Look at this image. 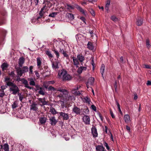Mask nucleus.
Segmentation results:
<instances>
[{
	"mask_svg": "<svg viewBox=\"0 0 151 151\" xmlns=\"http://www.w3.org/2000/svg\"><path fill=\"white\" fill-rule=\"evenodd\" d=\"M17 76L16 81L18 82L20 81L22 82V84L24 85V87L30 89L33 88V87L29 86L28 81L24 78H21L20 77L22 76L23 74L28 71V68L27 66H24L22 68L20 67H15Z\"/></svg>",
	"mask_w": 151,
	"mask_h": 151,
	"instance_id": "f257e3e1",
	"label": "nucleus"
},
{
	"mask_svg": "<svg viewBox=\"0 0 151 151\" xmlns=\"http://www.w3.org/2000/svg\"><path fill=\"white\" fill-rule=\"evenodd\" d=\"M77 57L76 58L71 56L70 57L73 59V65L78 67V65L79 64V62H80L81 63V65L83 66L82 62L85 60L84 56L82 53H80L77 55Z\"/></svg>",
	"mask_w": 151,
	"mask_h": 151,
	"instance_id": "f03ea898",
	"label": "nucleus"
},
{
	"mask_svg": "<svg viewBox=\"0 0 151 151\" xmlns=\"http://www.w3.org/2000/svg\"><path fill=\"white\" fill-rule=\"evenodd\" d=\"M6 85L10 87L9 90L10 91H12V94L14 95H16L18 92H19V88L15 84L11 81H9L6 82Z\"/></svg>",
	"mask_w": 151,
	"mask_h": 151,
	"instance_id": "7ed1b4c3",
	"label": "nucleus"
},
{
	"mask_svg": "<svg viewBox=\"0 0 151 151\" xmlns=\"http://www.w3.org/2000/svg\"><path fill=\"white\" fill-rule=\"evenodd\" d=\"M48 91L54 92L55 91H59L62 92L63 94H66L68 93V91L67 90L64 89L62 87H58L54 88L52 86H49L48 88Z\"/></svg>",
	"mask_w": 151,
	"mask_h": 151,
	"instance_id": "20e7f679",
	"label": "nucleus"
},
{
	"mask_svg": "<svg viewBox=\"0 0 151 151\" xmlns=\"http://www.w3.org/2000/svg\"><path fill=\"white\" fill-rule=\"evenodd\" d=\"M58 75L60 76H62L63 80H69L71 78V77L64 69L60 70L59 72Z\"/></svg>",
	"mask_w": 151,
	"mask_h": 151,
	"instance_id": "39448f33",
	"label": "nucleus"
},
{
	"mask_svg": "<svg viewBox=\"0 0 151 151\" xmlns=\"http://www.w3.org/2000/svg\"><path fill=\"white\" fill-rule=\"evenodd\" d=\"M76 8L83 16L86 17H87V13L86 10H84L79 5H77Z\"/></svg>",
	"mask_w": 151,
	"mask_h": 151,
	"instance_id": "423d86ee",
	"label": "nucleus"
},
{
	"mask_svg": "<svg viewBox=\"0 0 151 151\" xmlns=\"http://www.w3.org/2000/svg\"><path fill=\"white\" fill-rule=\"evenodd\" d=\"M59 114H60L59 117H61L63 118V120H67L69 118L68 114H66L64 112H59Z\"/></svg>",
	"mask_w": 151,
	"mask_h": 151,
	"instance_id": "0eeeda50",
	"label": "nucleus"
},
{
	"mask_svg": "<svg viewBox=\"0 0 151 151\" xmlns=\"http://www.w3.org/2000/svg\"><path fill=\"white\" fill-rule=\"evenodd\" d=\"M46 7V6H44L42 8L39 13L40 16L37 17V20L39 21V20L41 19L42 17H43V18H44V17H43V13H45V12L43 11V10L46 9L45 8Z\"/></svg>",
	"mask_w": 151,
	"mask_h": 151,
	"instance_id": "6e6552de",
	"label": "nucleus"
},
{
	"mask_svg": "<svg viewBox=\"0 0 151 151\" xmlns=\"http://www.w3.org/2000/svg\"><path fill=\"white\" fill-rule=\"evenodd\" d=\"M73 111L77 115H80L81 113V110L79 108L77 107L76 106H74L72 109Z\"/></svg>",
	"mask_w": 151,
	"mask_h": 151,
	"instance_id": "1a4fd4ad",
	"label": "nucleus"
},
{
	"mask_svg": "<svg viewBox=\"0 0 151 151\" xmlns=\"http://www.w3.org/2000/svg\"><path fill=\"white\" fill-rule=\"evenodd\" d=\"M91 130L93 137H97L98 134L97 131V129L95 126H93L91 129Z\"/></svg>",
	"mask_w": 151,
	"mask_h": 151,
	"instance_id": "9d476101",
	"label": "nucleus"
},
{
	"mask_svg": "<svg viewBox=\"0 0 151 151\" xmlns=\"http://www.w3.org/2000/svg\"><path fill=\"white\" fill-rule=\"evenodd\" d=\"M25 59L24 57H22L19 58V59L18 64L19 67L22 68V65L24 63Z\"/></svg>",
	"mask_w": 151,
	"mask_h": 151,
	"instance_id": "9b49d317",
	"label": "nucleus"
},
{
	"mask_svg": "<svg viewBox=\"0 0 151 151\" xmlns=\"http://www.w3.org/2000/svg\"><path fill=\"white\" fill-rule=\"evenodd\" d=\"M51 0H44L43 4H45L46 6L45 9H47V7L50 8L52 6V4L51 3Z\"/></svg>",
	"mask_w": 151,
	"mask_h": 151,
	"instance_id": "f8f14e48",
	"label": "nucleus"
},
{
	"mask_svg": "<svg viewBox=\"0 0 151 151\" xmlns=\"http://www.w3.org/2000/svg\"><path fill=\"white\" fill-rule=\"evenodd\" d=\"M49 120L52 125H55L58 122L55 119L54 116L50 118Z\"/></svg>",
	"mask_w": 151,
	"mask_h": 151,
	"instance_id": "ddd939ff",
	"label": "nucleus"
},
{
	"mask_svg": "<svg viewBox=\"0 0 151 151\" xmlns=\"http://www.w3.org/2000/svg\"><path fill=\"white\" fill-rule=\"evenodd\" d=\"M59 62L58 60L56 61L53 62L52 63V67L53 68L55 69L58 68H59Z\"/></svg>",
	"mask_w": 151,
	"mask_h": 151,
	"instance_id": "4468645a",
	"label": "nucleus"
},
{
	"mask_svg": "<svg viewBox=\"0 0 151 151\" xmlns=\"http://www.w3.org/2000/svg\"><path fill=\"white\" fill-rule=\"evenodd\" d=\"M83 120L86 124H90V118L88 116L85 115L83 118Z\"/></svg>",
	"mask_w": 151,
	"mask_h": 151,
	"instance_id": "2eb2a0df",
	"label": "nucleus"
},
{
	"mask_svg": "<svg viewBox=\"0 0 151 151\" xmlns=\"http://www.w3.org/2000/svg\"><path fill=\"white\" fill-rule=\"evenodd\" d=\"M96 151H105V148L103 145H98L96 147Z\"/></svg>",
	"mask_w": 151,
	"mask_h": 151,
	"instance_id": "dca6fc26",
	"label": "nucleus"
},
{
	"mask_svg": "<svg viewBox=\"0 0 151 151\" xmlns=\"http://www.w3.org/2000/svg\"><path fill=\"white\" fill-rule=\"evenodd\" d=\"M86 67L83 66H80L78 69L77 72L78 74H81L82 73L83 70H86Z\"/></svg>",
	"mask_w": 151,
	"mask_h": 151,
	"instance_id": "f3484780",
	"label": "nucleus"
},
{
	"mask_svg": "<svg viewBox=\"0 0 151 151\" xmlns=\"http://www.w3.org/2000/svg\"><path fill=\"white\" fill-rule=\"evenodd\" d=\"M6 88L7 86H1V89H0V91H2V93H1L0 97H2L5 95V93L4 92V90Z\"/></svg>",
	"mask_w": 151,
	"mask_h": 151,
	"instance_id": "a211bd4d",
	"label": "nucleus"
},
{
	"mask_svg": "<svg viewBox=\"0 0 151 151\" xmlns=\"http://www.w3.org/2000/svg\"><path fill=\"white\" fill-rule=\"evenodd\" d=\"M59 52L62 53L63 55L67 59H68L70 60L69 57L68 55L66 53V52L63 50V49H61L60 48L59 49Z\"/></svg>",
	"mask_w": 151,
	"mask_h": 151,
	"instance_id": "6ab92c4d",
	"label": "nucleus"
},
{
	"mask_svg": "<svg viewBox=\"0 0 151 151\" xmlns=\"http://www.w3.org/2000/svg\"><path fill=\"white\" fill-rule=\"evenodd\" d=\"M41 60V59L40 57H38L37 58V65L38 68H40V69H41V66L42 64Z\"/></svg>",
	"mask_w": 151,
	"mask_h": 151,
	"instance_id": "aec40b11",
	"label": "nucleus"
},
{
	"mask_svg": "<svg viewBox=\"0 0 151 151\" xmlns=\"http://www.w3.org/2000/svg\"><path fill=\"white\" fill-rule=\"evenodd\" d=\"M37 99L43 105H47L48 103V101H45V98H38Z\"/></svg>",
	"mask_w": 151,
	"mask_h": 151,
	"instance_id": "412c9836",
	"label": "nucleus"
},
{
	"mask_svg": "<svg viewBox=\"0 0 151 151\" xmlns=\"http://www.w3.org/2000/svg\"><path fill=\"white\" fill-rule=\"evenodd\" d=\"M36 104L35 103H33L30 105V109L34 111H37L38 109V108L36 106Z\"/></svg>",
	"mask_w": 151,
	"mask_h": 151,
	"instance_id": "4be33fe9",
	"label": "nucleus"
},
{
	"mask_svg": "<svg viewBox=\"0 0 151 151\" xmlns=\"http://www.w3.org/2000/svg\"><path fill=\"white\" fill-rule=\"evenodd\" d=\"M94 79L93 77H90L88 80L87 83L89 84L90 86L93 85L94 83Z\"/></svg>",
	"mask_w": 151,
	"mask_h": 151,
	"instance_id": "5701e85b",
	"label": "nucleus"
},
{
	"mask_svg": "<svg viewBox=\"0 0 151 151\" xmlns=\"http://www.w3.org/2000/svg\"><path fill=\"white\" fill-rule=\"evenodd\" d=\"M52 51L55 54L56 57L57 58H58L60 56L59 51H58L54 47H53L52 49Z\"/></svg>",
	"mask_w": 151,
	"mask_h": 151,
	"instance_id": "b1692460",
	"label": "nucleus"
},
{
	"mask_svg": "<svg viewBox=\"0 0 151 151\" xmlns=\"http://www.w3.org/2000/svg\"><path fill=\"white\" fill-rule=\"evenodd\" d=\"M47 120V119L46 117H42L40 118L39 121L41 124H43L46 122Z\"/></svg>",
	"mask_w": 151,
	"mask_h": 151,
	"instance_id": "393cba45",
	"label": "nucleus"
},
{
	"mask_svg": "<svg viewBox=\"0 0 151 151\" xmlns=\"http://www.w3.org/2000/svg\"><path fill=\"white\" fill-rule=\"evenodd\" d=\"M49 111L53 114H58L59 113L57 111L55 108H53L52 106H51L50 107Z\"/></svg>",
	"mask_w": 151,
	"mask_h": 151,
	"instance_id": "a878e982",
	"label": "nucleus"
},
{
	"mask_svg": "<svg viewBox=\"0 0 151 151\" xmlns=\"http://www.w3.org/2000/svg\"><path fill=\"white\" fill-rule=\"evenodd\" d=\"M143 24V20L141 18H139L137 19V24L138 26H141Z\"/></svg>",
	"mask_w": 151,
	"mask_h": 151,
	"instance_id": "bb28decb",
	"label": "nucleus"
},
{
	"mask_svg": "<svg viewBox=\"0 0 151 151\" xmlns=\"http://www.w3.org/2000/svg\"><path fill=\"white\" fill-rule=\"evenodd\" d=\"M87 46V48L90 50H92L94 49V46H93L91 42H88Z\"/></svg>",
	"mask_w": 151,
	"mask_h": 151,
	"instance_id": "cd10ccee",
	"label": "nucleus"
},
{
	"mask_svg": "<svg viewBox=\"0 0 151 151\" xmlns=\"http://www.w3.org/2000/svg\"><path fill=\"white\" fill-rule=\"evenodd\" d=\"M124 119L126 123H128L129 122L130 119L129 115L127 114L125 115L124 116Z\"/></svg>",
	"mask_w": 151,
	"mask_h": 151,
	"instance_id": "c85d7f7f",
	"label": "nucleus"
},
{
	"mask_svg": "<svg viewBox=\"0 0 151 151\" xmlns=\"http://www.w3.org/2000/svg\"><path fill=\"white\" fill-rule=\"evenodd\" d=\"M28 80L30 81L29 83L30 85L35 86L36 85L35 83L33 78H29Z\"/></svg>",
	"mask_w": 151,
	"mask_h": 151,
	"instance_id": "c756f323",
	"label": "nucleus"
},
{
	"mask_svg": "<svg viewBox=\"0 0 151 151\" xmlns=\"http://www.w3.org/2000/svg\"><path fill=\"white\" fill-rule=\"evenodd\" d=\"M18 101H15L12 105V107L13 109L16 108L18 107Z\"/></svg>",
	"mask_w": 151,
	"mask_h": 151,
	"instance_id": "7c9ffc66",
	"label": "nucleus"
},
{
	"mask_svg": "<svg viewBox=\"0 0 151 151\" xmlns=\"http://www.w3.org/2000/svg\"><path fill=\"white\" fill-rule=\"evenodd\" d=\"M46 54L48 56V57L50 58H52L53 57V56L51 54L50 52L48 50L45 52Z\"/></svg>",
	"mask_w": 151,
	"mask_h": 151,
	"instance_id": "2f4dec72",
	"label": "nucleus"
},
{
	"mask_svg": "<svg viewBox=\"0 0 151 151\" xmlns=\"http://www.w3.org/2000/svg\"><path fill=\"white\" fill-rule=\"evenodd\" d=\"M83 101L85 102L88 104H90V102L91 101L90 99L87 96H86L83 98Z\"/></svg>",
	"mask_w": 151,
	"mask_h": 151,
	"instance_id": "473e14b6",
	"label": "nucleus"
},
{
	"mask_svg": "<svg viewBox=\"0 0 151 151\" xmlns=\"http://www.w3.org/2000/svg\"><path fill=\"white\" fill-rule=\"evenodd\" d=\"M35 88L34 89V90L37 91L38 90H42V87H41L39 85H36L35 86Z\"/></svg>",
	"mask_w": 151,
	"mask_h": 151,
	"instance_id": "72a5a7b5",
	"label": "nucleus"
},
{
	"mask_svg": "<svg viewBox=\"0 0 151 151\" xmlns=\"http://www.w3.org/2000/svg\"><path fill=\"white\" fill-rule=\"evenodd\" d=\"M105 68V65L104 64H102L101 65L100 69V72L101 74H102V76H103V73L104 72Z\"/></svg>",
	"mask_w": 151,
	"mask_h": 151,
	"instance_id": "f704fd0d",
	"label": "nucleus"
},
{
	"mask_svg": "<svg viewBox=\"0 0 151 151\" xmlns=\"http://www.w3.org/2000/svg\"><path fill=\"white\" fill-rule=\"evenodd\" d=\"M4 151H9V145L7 144H5L4 145Z\"/></svg>",
	"mask_w": 151,
	"mask_h": 151,
	"instance_id": "c9c22d12",
	"label": "nucleus"
},
{
	"mask_svg": "<svg viewBox=\"0 0 151 151\" xmlns=\"http://www.w3.org/2000/svg\"><path fill=\"white\" fill-rule=\"evenodd\" d=\"M119 81H115L114 82V88L115 89V91L116 92V89H117V84H119Z\"/></svg>",
	"mask_w": 151,
	"mask_h": 151,
	"instance_id": "e433bc0d",
	"label": "nucleus"
},
{
	"mask_svg": "<svg viewBox=\"0 0 151 151\" xmlns=\"http://www.w3.org/2000/svg\"><path fill=\"white\" fill-rule=\"evenodd\" d=\"M89 111L88 109L87 106H85L83 109V112L86 114H88Z\"/></svg>",
	"mask_w": 151,
	"mask_h": 151,
	"instance_id": "4c0bfd02",
	"label": "nucleus"
},
{
	"mask_svg": "<svg viewBox=\"0 0 151 151\" xmlns=\"http://www.w3.org/2000/svg\"><path fill=\"white\" fill-rule=\"evenodd\" d=\"M58 14V12H52L49 15V17L53 18L55 17Z\"/></svg>",
	"mask_w": 151,
	"mask_h": 151,
	"instance_id": "58836bf2",
	"label": "nucleus"
},
{
	"mask_svg": "<svg viewBox=\"0 0 151 151\" xmlns=\"http://www.w3.org/2000/svg\"><path fill=\"white\" fill-rule=\"evenodd\" d=\"M44 89L42 88V90H40L38 91H37L39 94L42 95H44L45 94V93L44 92Z\"/></svg>",
	"mask_w": 151,
	"mask_h": 151,
	"instance_id": "ea45409f",
	"label": "nucleus"
},
{
	"mask_svg": "<svg viewBox=\"0 0 151 151\" xmlns=\"http://www.w3.org/2000/svg\"><path fill=\"white\" fill-rule=\"evenodd\" d=\"M8 65L5 63H3L1 65V67L3 70L6 69Z\"/></svg>",
	"mask_w": 151,
	"mask_h": 151,
	"instance_id": "a19ab883",
	"label": "nucleus"
},
{
	"mask_svg": "<svg viewBox=\"0 0 151 151\" xmlns=\"http://www.w3.org/2000/svg\"><path fill=\"white\" fill-rule=\"evenodd\" d=\"M68 18H69L70 19L72 20L74 19V17L73 14L69 13L68 14Z\"/></svg>",
	"mask_w": 151,
	"mask_h": 151,
	"instance_id": "79ce46f5",
	"label": "nucleus"
},
{
	"mask_svg": "<svg viewBox=\"0 0 151 151\" xmlns=\"http://www.w3.org/2000/svg\"><path fill=\"white\" fill-rule=\"evenodd\" d=\"M89 11L92 16H95V12L93 9H90L89 10Z\"/></svg>",
	"mask_w": 151,
	"mask_h": 151,
	"instance_id": "37998d69",
	"label": "nucleus"
},
{
	"mask_svg": "<svg viewBox=\"0 0 151 151\" xmlns=\"http://www.w3.org/2000/svg\"><path fill=\"white\" fill-rule=\"evenodd\" d=\"M33 66H31L29 68V73L30 74H32L33 73Z\"/></svg>",
	"mask_w": 151,
	"mask_h": 151,
	"instance_id": "c03bdc74",
	"label": "nucleus"
},
{
	"mask_svg": "<svg viewBox=\"0 0 151 151\" xmlns=\"http://www.w3.org/2000/svg\"><path fill=\"white\" fill-rule=\"evenodd\" d=\"M111 19L114 22L118 21V19L115 16H112L111 17Z\"/></svg>",
	"mask_w": 151,
	"mask_h": 151,
	"instance_id": "a18cd8bd",
	"label": "nucleus"
},
{
	"mask_svg": "<svg viewBox=\"0 0 151 151\" xmlns=\"http://www.w3.org/2000/svg\"><path fill=\"white\" fill-rule=\"evenodd\" d=\"M97 114L100 117L101 120L103 122V118L100 112H99Z\"/></svg>",
	"mask_w": 151,
	"mask_h": 151,
	"instance_id": "49530a36",
	"label": "nucleus"
},
{
	"mask_svg": "<svg viewBox=\"0 0 151 151\" xmlns=\"http://www.w3.org/2000/svg\"><path fill=\"white\" fill-rule=\"evenodd\" d=\"M104 146H105L108 150H109V147L108 144L106 142H105L104 144Z\"/></svg>",
	"mask_w": 151,
	"mask_h": 151,
	"instance_id": "de8ad7c7",
	"label": "nucleus"
},
{
	"mask_svg": "<svg viewBox=\"0 0 151 151\" xmlns=\"http://www.w3.org/2000/svg\"><path fill=\"white\" fill-rule=\"evenodd\" d=\"M91 59H92L91 63V64H92L93 66H95V64L93 61V57H91Z\"/></svg>",
	"mask_w": 151,
	"mask_h": 151,
	"instance_id": "09e8293b",
	"label": "nucleus"
},
{
	"mask_svg": "<svg viewBox=\"0 0 151 151\" xmlns=\"http://www.w3.org/2000/svg\"><path fill=\"white\" fill-rule=\"evenodd\" d=\"M120 63H124V58L123 57L121 56L120 58Z\"/></svg>",
	"mask_w": 151,
	"mask_h": 151,
	"instance_id": "8fccbe9b",
	"label": "nucleus"
},
{
	"mask_svg": "<svg viewBox=\"0 0 151 151\" xmlns=\"http://www.w3.org/2000/svg\"><path fill=\"white\" fill-rule=\"evenodd\" d=\"M80 19L84 23H85V24H86V19L84 17H80Z\"/></svg>",
	"mask_w": 151,
	"mask_h": 151,
	"instance_id": "3c124183",
	"label": "nucleus"
},
{
	"mask_svg": "<svg viewBox=\"0 0 151 151\" xmlns=\"http://www.w3.org/2000/svg\"><path fill=\"white\" fill-rule=\"evenodd\" d=\"M91 107L92 109L94 111H96V108L95 105H91Z\"/></svg>",
	"mask_w": 151,
	"mask_h": 151,
	"instance_id": "603ef678",
	"label": "nucleus"
},
{
	"mask_svg": "<svg viewBox=\"0 0 151 151\" xmlns=\"http://www.w3.org/2000/svg\"><path fill=\"white\" fill-rule=\"evenodd\" d=\"M58 94H56V96L57 97H58L59 98H61L63 97V94H62L61 93H59L58 92Z\"/></svg>",
	"mask_w": 151,
	"mask_h": 151,
	"instance_id": "864d4df0",
	"label": "nucleus"
},
{
	"mask_svg": "<svg viewBox=\"0 0 151 151\" xmlns=\"http://www.w3.org/2000/svg\"><path fill=\"white\" fill-rule=\"evenodd\" d=\"M146 45L147 47H148V46H149V47H150V41L148 39H147L146 40Z\"/></svg>",
	"mask_w": 151,
	"mask_h": 151,
	"instance_id": "5fc2aeb1",
	"label": "nucleus"
},
{
	"mask_svg": "<svg viewBox=\"0 0 151 151\" xmlns=\"http://www.w3.org/2000/svg\"><path fill=\"white\" fill-rule=\"evenodd\" d=\"M110 114H111V116L112 117L113 119L115 118V116L114 115L113 112L111 110H110Z\"/></svg>",
	"mask_w": 151,
	"mask_h": 151,
	"instance_id": "6e6d98bb",
	"label": "nucleus"
},
{
	"mask_svg": "<svg viewBox=\"0 0 151 151\" xmlns=\"http://www.w3.org/2000/svg\"><path fill=\"white\" fill-rule=\"evenodd\" d=\"M110 5H108L107 4H106L105 9L107 11H108L109 9V7Z\"/></svg>",
	"mask_w": 151,
	"mask_h": 151,
	"instance_id": "4d7b16f0",
	"label": "nucleus"
},
{
	"mask_svg": "<svg viewBox=\"0 0 151 151\" xmlns=\"http://www.w3.org/2000/svg\"><path fill=\"white\" fill-rule=\"evenodd\" d=\"M10 80V78H8V77H6L5 78V82L6 83V82H9V80Z\"/></svg>",
	"mask_w": 151,
	"mask_h": 151,
	"instance_id": "13d9d810",
	"label": "nucleus"
},
{
	"mask_svg": "<svg viewBox=\"0 0 151 151\" xmlns=\"http://www.w3.org/2000/svg\"><path fill=\"white\" fill-rule=\"evenodd\" d=\"M115 101H116V105H117V106L118 107V108L120 107V106L119 104V103L116 100H115Z\"/></svg>",
	"mask_w": 151,
	"mask_h": 151,
	"instance_id": "bf43d9fd",
	"label": "nucleus"
},
{
	"mask_svg": "<svg viewBox=\"0 0 151 151\" xmlns=\"http://www.w3.org/2000/svg\"><path fill=\"white\" fill-rule=\"evenodd\" d=\"M126 129L129 132H130V127L129 126H126Z\"/></svg>",
	"mask_w": 151,
	"mask_h": 151,
	"instance_id": "052dcab7",
	"label": "nucleus"
},
{
	"mask_svg": "<svg viewBox=\"0 0 151 151\" xmlns=\"http://www.w3.org/2000/svg\"><path fill=\"white\" fill-rule=\"evenodd\" d=\"M134 95V100H136L138 98L137 95L136 93H135Z\"/></svg>",
	"mask_w": 151,
	"mask_h": 151,
	"instance_id": "680f3d73",
	"label": "nucleus"
},
{
	"mask_svg": "<svg viewBox=\"0 0 151 151\" xmlns=\"http://www.w3.org/2000/svg\"><path fill=\"white\" fill-rule=\"evenodd\" d=\"M35 75L37 77V78H39V77H40V75H39V73H38V72H35Z\"/></svg>",
	"mask_w": 151,
	"mask_h": 151,
	"instance_id": "e2e57ef3",
	"label": "nucleus"
},
{
	"mask_svg": "<svg viewBox=\"0 0 151 151\" xmlns=\"http://www.w3.org/2000/svg\"><path fill=\"white\" fill-rule=\"evenodd\" d=\"M147 85H151V81H148L147 83Z\"/></svg>",
	"mask_w": 151,
	"mask_h": 151,
	"instance_id": "0e129e2a",
	"label": "nucleus"
},
{
	"mask_svg": "<svg viewBox=\"0 0 151 151\" xmlns=\"http://www.w3.org/2000/svg\"><path fill=\"white\" fill-rule=\"evenodd\" d=\"M69 8L70 9H74V7L70 5H68Z\"/></svg>",
	"mask_w": 151,
	"mask_h": 151,
	"instance_id": "69168bd1",
	"label": "nucleus"
},
{
	"mask_svg": "<svg viewBox=\"0 0 151 151\" xmlns=\"http://www.w3.org/2000/svg\"><path fill=\"white\" fill-rule=\"evenodd\" d=\"M110 0H107L106 1V4L110 5Z\"/></svg>",
	"mask_w": 151,
	"mask_h": 151,
	"instance_id": "338daca9",
	"label": "nucleus"
},
{
	"mask_svg": "<svg viewBox=\"0 0 151 151\" xmlns=\"http://www.w3.org/2000/svg\"><path fill=\"white\" fill-rule=\"evenodd\" d=\"M19 100H20L22 102V99H23L24 98L23 97V96H19Z\"/></svg>",
	"mask_w": 151,
	"mask_h": 151,
	"instance_id": "774afa93",
	"label": "nucleus"
}]
</instances>
